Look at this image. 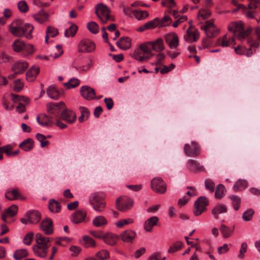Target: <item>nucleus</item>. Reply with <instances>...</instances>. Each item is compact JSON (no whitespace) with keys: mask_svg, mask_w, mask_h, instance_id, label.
<instances>
[{"mask_svg":"<svg viewBox=\"0 0 260 260\" xmlns=\"http://www.w3.org/2000/svg\"><path fill=\"white\" fill-rule=\"evenodd\" d=\"M8 29L14 37H21L25 36L30 39L32 38L34 27L29 23L24 24L20 19H16L8 25Z\"/></svg>","mask_w":260,"mask_h":260,"instance_id":"1","label":"nucleus"},{"mask_svg":"<svg viewBox=\"0 0 260 260\" xmlns=\"http://www.w3.org/2000/svg\"><path fill=\"white\" fill-rule=\"evenodd\" d=\"M35 241L36 244L32 247L35 255L40 257H45L50 245V238L40 233H37L36 235Z\"/></svg>","mask_w":260,"mask_h":260,"instance_id":"2","label":"nucleus"},{"mask_svg":"<svg viewBox=\"0 0 260 260\" xmlns=\"http://www.w3.org/2000/svg\"><path fill=\"white\" fill-rule=\"evenodd\" d=\"M229 31L233 32L238 40L242 41L251 34L252 28L251 26H248L244 29L242 21H235L230 23L229 25Z\"/></svg>","mask_w":260,"mask_h":260,"instance_id":"3","label":"nucleus"},{"mask_svg":"<svg viewBox=\"0 0 260 260\" xmlns=\"http://www.w3.org/2000/svg\"><path fill=\"white\" fill-rule=\"evenodd\" d=\"M104 194L100 192L92 193L90 197L89 204L95 211L101 212L104 210L106 203L104 201Z\"/></svg>","mask_w":260,"mask_h":260,"instance_id":"4","label":"nucleus"},{"mask_svg":"<svg viewBox=\"0 0 260 260\" xmlns=\"http://www.w3.org/2000/svg\"><path fill=\"white\" fill-rule=\"evenodd\" d=\"M95 13L103 24L106 23L108 21L114 20V18L110 14L108 7L102 3L98 4L96 6Z\"/></svg>","mask_w":260,"mask_h":260,"instance_id":"5","label":"nucleus"},{"mask_svg":"<svg viewBox=\"0 0 260 260\" xmlns=\"http://www.w3.org/2000/svg\"><path fill=\"white\" fill-rule=\"evenodd\" d=\"M14 51L19 52L23 51L24 55L31 54L34 52V46L30 44H25L20 39H16L12 45Z\"/></svg>","mask_w":260,"mask_h":260,"instance_id":"6","label":"nucleus"},{"mask_svg":"<svg viewBox=\"0 0 260 260\" xmlns=\"http://www.w3.org/2000/svg\"><path fill=\"white\" fill-rule=\"evenodd\" d=\"M208 201L205 197L201 196L197 200L194 205L193 213L196 216L201 215L206 209Z\"/></svg>","mask_w":260,"mask_h":260,"instance_id":"7","label":"nucleus"},{"mask_svg":"<svg viewBox=\"0 0 260 260\" xmlns=\"http://www.w3.org/2000/svg\"><path fill=\"white\" fill-rule=\"evenodd\" d=\"M151 187L154 191L158 193H164L167 190L166 183L159 177H155L152 180Z\"/></svg>","mask_w":260,"mask_h":260,"instance_id":"8","label":"nucleus"},{"mask_svg":"<svg viewBox=\"0 0 260 260\" xmlns=\"http://www.w3.org/2000/svg\"><path fill=\"white\" fill-rule=\"evenodd\" d=\"M133 200L126 197L119 198L116 202L117 208L121 211L129 210L133 206Z\"/></svg>","mask_w":260,"mask_h":260,"instance_id":"9","label":"nucleus"},{"mask_svg":"<svg viewBox=\"0 0 260 260\" xmlns=\"http://www.w3.org/2000/svg\"><path fill=\"white\" fill-rule=\"evenodd\" d=\"M208 38H214L219 32V29L217 28L213 22L207 21L206 24L201 26Z\"/></svg>","mask_w":260,"mask_h":260,"instance_id":"10","label":"nucleus"},{"mask_svg":"<svg viewBox=\"0 0 260 260\" xmlns=\"http://www.w3.org/2000/svg\"><path fill=\"white\" fill-rule=\"evenodd\" d=\"M95 48L94 43L88 39L82 40L78 46L79 52L82 53L91 52L95 49Z\"/></svg>","mask_w":260,"mask_h":260,"instance_id":"11","label":"nucleus"},{"mask_svg":"<svg viewBox=\"0 0 260 260\" xmlns=\"http://www.w3.org/2000/svg\"><path fill=\"white\" fill-rule=\"evenodd\" d=\"M184 152L188 156H196L200 154V147L197 143L192 142L191 144H186L184 147Z\"/></svg>","mask_w":260,"mask_h":260,"instance_id":"12","label":"nucleus"},{"mask_svg":"<svg viewBox=\"0 0 260 260\" xmlns=\"http://www.w3.org/2000/svg\"><path fill=\"white\" fill-rule=\"evenodd\" d=\"M65 105L63 102L57 103H50L47 105V110L52 116L57 117L61 110L64 108Z\"/></svg>","mask_w":260,"mask_h":260,"instance_id":"13","label":"nucleus"},{"mask_svg":"<svg viewBox=\"0 0 260 260\" xmlns=\"http://www.w3.org/2000/svg\"><path fill=\"white\" fill-rule=\"evenodd\" d=\"M40 229L47 235H50L53 233V222L49 218L44 219L40 224Z\"/></svg>","mask_w":260,"mask_h":260,"instance_id":"14","label":"nucleus"},{"mask_svg":"<svg viewBox=\"0 0 260 260\" xmlns=\"http://www.w3.org/2000/svg\"><path fill=\"white\" fill-rule=\"evenodd\" d=\"M28 67L27 62L20 60L16 61L12 67V71L15 73L21 74L24 73Z\"/></svg>","mask_w":260,"mask_h":260,"instance_id":"15","label":"nucleus"},{"mask_svg":"<svg viewBox=\"0 0 260 260\" xmlns=\"http://www.w3.org/2000/svg\"><path fill=\"white\" fill-rule=\"evenodd\" d=\"M80 93L81 96L85 100H92L95 98L94 90L88 86H82L80 88Z\"/></svg>","mask_w":260,"mask_h":260,"instance_id":"16","label":"nucleus"},{"mask_svg":"<svg viewBox=\"0 0 260 260\" xmlns=\"http://www.w3.org/2000/svg\"><path fill=\"white\" fill-rule=\"evenodd\" d=\"M86 215L87 212L84 209L77 210L72 214L71 221L75 224L82 222L85 221Z\"/></svg>","mask_w":260,"mask_h":260,"instance_id":"17","label":"nucleus"},{"mask_svg":"<svg viewBox=\"0 0 260 260\" xmlns=\"http://www.w3.org/2000/svg\"><path fill=\"white\" fill-rule=\"evenodd\" d=\"M165 41L172 49H176L179 45L178 38L174 32L167 34L165 36Z\"/></svg>","mask_w":260,"mask_h":260,"instance_id":"18","label":"nucleus"},{"mask_svg":"<svg viewBox=\"0 0 260 260\" xmlns=\"http://www.w3.org/2000/svg\"><path fill=\"white\" fill-rule=\"evenodd\" d=\"M130 55L134 59L141 62H146L149 60L147 56L143 53L139 47L135 49Z\"/></svg>","mask_w":260,"mask_h":260,"instance_id":"19","label":"nucleus"},{"mask_svg":"<svg viewBox=\"0 0 260 260\" xmlns=\"http://www.w3.org/2000/svg\"><path fill=\"white\" fill-rule=\"evenodd\" d=\"M37 121L42 126H49L54 123L53 117L51 115L41 114L37 117Z\"/></svg>","mask_w":260,"mask_h":260,"instance_id":"20","label":"nucleus"},{"mask_svg":"<svg viewBox=\"0 0 260 260\" xmlns=\"http://www.w3.org/2000/svg\"><path fill=\"white\" fill-rule=\"evenodd\" d=\"M25 217L27 218L29 222L31 224L37 223L41 219L40 213L36 210L28 211L25 214Z\"/></svg>","mask_w":260,"mask_h":260,"instance_id":"21","label":"nucleus"},{"mask_svg":"<svg viewBox=\"0 0 260 260\" xmlns=\"http://www.w3.org/2000/svg\"><path fill=\"white\" fill-rule=\"evenodd\" d=\"M60 117L68 123H73L76 119L75 113L68 110H63L60 114Z\"/></svg>","mask_w":260,"mask_h":260,"instance_id":"22","label":"nucleus"},{"mask_svg":"<svg viewBox=\"0 0 260 260\" xmlns=\"http://www.w3.org/2000/svg\"><path fill=\"white\" fill-rule=\"evenodd\" d=\"M40 72V69L38 66H34L31 67L26 73V79L28 81H34Z\"/></svg>","mask_w":260,"mask_h":260,"instance_id":"23","label":"nucleus"},{"mask_svg":"<svg viewBox=\"0 0 260 260\" xmlns=\"http://www.w3.org/2000/svg\"><path fill=\"white\" fill-rule=\"evenodd\" d=\"M199 37V34L197 29H191L188 28L186 30V34L184 36V39L188 42L196 41Z\"/></svg>","mask_w":260,"mask_h":260,"instance_id":"24","label":"nucleus"},{"mask_svg":"<svg viewBox=\"0 0 260 260\" xmlns=\"http://www.w3.org/2000/svg\"><path fill=\"white\" fill-rule=\"evenodd\" d=\"M159 218L158 217L153 216L147 219L144 223V230L146 232H150L152 228L157 224Z\"/></svg>","mask_w":260,"mask_h":260,"instance_id":"25","label":"nucleus"},{"mask_svg":"<svg viewBox=\"0 0 260 260\" xmlns=\"http://www.w3.org/2000/svg\"><path fill=\"white\" fill-rule=\"evenodd\" d=\"M32 17L37 22L43 23L48 20L49 15L42 9L37 13L33 15Z\"/></svg>","mask_w":260,"mask_h":260,"instance_id":"26","label":"nucleus"},{"mask_svg":"<svg viewBox=\"0 0 260 260\" xmlns=\"http://www.w3.org/2000/svg\"><path fill=\"white\" fill-rule=\"evenodd\" d=\"M136 233L132 230H126L122 232L120 237L125 242H132L136 237Z\"/></svg>","mask_w":260,"mask_h":260,"instance_id":"27","label":"nucleus"},{"mask_svg":"<svg viewBox=\"0 0 260 260\" xmlns=\"http://www.w3.org/2000/svg\"><path fill=\"white\" fill-rule=\"evenodd\" d=\"M118 239V237L116 235L112 233H108L107 234H104V237L102 240H103L106 244L113 245L116 243Z\"/></svg>","mask_w":260,"mask_h":260,"instance_id":"28","label":"nucleus"},{"mask_svg":"<svg viewBox=\"0 0 260 260\" xmlns=\"http://www.w3.org/2000/svg\"><path fill=\"white\" fill-rule=\"evenodd\" d=\"M138 47L147 56L149 59L153 56V54L152 52V50L150 41L142 43Z\"/></svg>","mask_w":260,"mask_h":260,"instance_id":"29","label":"nucleus"},{"mask_svg":"<svg viewBox=\"0 0 260 260\" xmlns=\"http://www.w3.org/2000/svg\"><path fill=\"white\" fill-rule=\"evenodd\" d=\"M19 147L25 151H29L34 147V142L31 138H27L19 144Z\"/></svg>","mask_w":260,"mask_h":260,"instance_id":"30","label":"nucleus"},{"mask_svg":"<svg viewBox=\"0 0 260 260\" xmlns=\"http://www.w3.org/2000/svg\"><path fill=\"white\" fill-rule=\"evenodd\" d=\"M152 50L155 52H160L165 49L164 43L162 39H157L154 41H150Z\"/></svg>","mask_w":260,"mask_h":260,"instance_id":"31","label":"nucleus"},{"mask_svg":"<svg viewBox=\"0 0 260 260\" xmlns=\"http://www.w3.org/2000/svg\"><path fill=\"white\" fill-rule=\"evenodd\" d=\"M17 212V207L15 205H13L9 208H7L5 212L2 214V218L4 221H6L7 217H12L14 216Z\"/></svg>","mask_w":260,"mask_h":260,"instance_id":"32","label":"nucleus"},{"mask_svg":"<svg viewBox=\"0 0 260 260\" xmlns=\"http://www.w3.org/2000/svg\"><path fill=\"white\" fill-rule=\"evenodd\" d=\"M226 206L223 204H217L212 210V214L214 215L215 218H219V214H222L226 212Z\"/></svg>","mask_w":260,"mask_h":260,"instance_id":"33","label":"nucleus"},{"mask_svg":"<svg viewBox=\"0 0 260 260\" xmlns=\"http://www.w3.org/2000/svg\"><path fill=\"white\" fill-rule=\"evenodd\" d=\"M116 45L123 50H126L131 46V40L128 37H122L116 42Z\"/></svg>","mask_w":260,"mask_h":260,"instance_id":"34","label":"nucleus"},{"mask_svg":"<svg viewBox=\"0 0 260 260\" xmlns=\"http://www.w3.org/2000/svg\"><path fill=\"white\" fill-rule=\"evenodd\" d=\"M49 209L51 212L58 213L60 211L61 205L60 203L53 199L49 201Z\"/></svg>","mask_w":260,"mask_h":260,"instance_id":"35","label":"nucleus"},{"mask_svg":"<svg viewBox=\"0 0 260 260\" xmlns=\"http://www.w3.org/2000/svg\"><path fill=\"white\" fill-rule=\"evenodd\" d=\"M248 186V182L246 180L239 179L236 181L233 187V190L237 192L242 191Z\"/></svg>","mask_w":260,"mask_h":260,"instance_id":"36","label":"nucleus"},{"mask_svg":"<svg viewBox=\"0 0 260 260\" xmlns=\"http://www.w3.org/2000/svg\"><path fill=\"white\" fill-rule=\"evenodd\" d=\"M92 224L95 227H100L107 224V220L103 216H97L92 220Z\"/></svg>","mask_w":260,"mask_h":260,"instance_id":"37","label":"nucleus"},{"mask_svg":"<svg viewBox=\"0 0 260 260\" xmlns=\"http://www.w3.org/2000/svg\"><path fill=\"white\" fill-rule=\"evenodd\" d=\"M149 16V13L147 11H143L140 9H136L134 12V16L138 20H143Z\"/></svg>","mask_w":260,"mask_h":260,"instance_id":"38","label":"nucleus"},{"mask_svg":"<svg viewBox=\"0 0 260 260\" xmlns=\"http://www.w3.org/2000/svg\"><path fill=\"white\" fill-rule=\"evenodd\" d=\"M187 167L190 171H198L202 168V166L199 162L193 159L188 160Z\"/></svg>","mask_w":260,"mask_h":260,"instance_id":"39","label":"nucleus"},{"mask_svg":"<svg viewBox=\"0 0 260 260\" xmlns=\"http://www.w3.org/2000/svg\"><path fill=\"white\" fill-rule=\"evenodd\" d=\"M225 193L226 189L224 186L222 184H219L216 188L215 197L216 198L220 199L225 194Z\"/></svg>","mask_w":260,"mask_h":260,"instance_id":"40","label":"nucleus"},{"mask_svg":"<svg viewBox=\"0 0 260 260\" xmlns=\"http://www.w3.org/2000/svg\"><path fill=\"white\" fill-rule=\"evenodd\" d=\"M48 95L51 99L56 100L59 96V93L53 85L50 86L47 89Z\"/></svg>","mask_w":260,"mask_h":260,"instance_id":"41","label":"nucleus"},{"mask_svg":"<svg viewBox=\"0 0 260 260\" xmlns=\"http://www.w3.org/2000/svg\"><path fill=\"white\" fill-rule=\"evenodd\" d=\"M78 29V27L75 24H72L68 29H66L64 31V36L66 37H74Z\"/></svg>","mask_w":260,"mask_h":260,"instance_id":"42","label":"nucleus"},{"mask_svg":"<svg viewBox=\"0 0 260 260\" xmlns=\"http://www.w3.org/2000/svg\"><path fill=\"white\" fill-rule=\"evenodd\" d=\"M82 244L85 247H94L96 245L94 240L88 236H83Z\"/></svg>","mask_w":260,"mask_h":260,"instance_id":"43","label":"nucleus"},{"mask_svg":"<svg viewBox=\"0 0 260 260\" xmlns=\"http://www.w3.org/2000/svg\"><path fill=\"white\" fill-rule=\"evenodd\" d=\"M28 254L25 249H18L16 250L13 254V257L16 260H21Z\"/></svg>","mask_w":260,"mask_h":260,"instance_id":"44","label":"nucleus"},{"mask_svg":"<svg viewBox=\"0 0 260 260\" xmlns=\"http://www.w3.org/2000/svg\"><path fill=\"white\" fill-rule=\"evenodd\" d=\"M80 80L77 78L71 79L68 82L63 84L67 89H71L76 87L80 84Z\"/></svg>","mask_w":260,"mask_h":260,"instance_id":"45","label":"nucleus"},{"mask_svg":"<svg viewBox=\"0 0 260 260\" xmlns=\"http://www.w3.org/2000/svg\"><path fill=\"white\" fill-rule=\"evenodd\" d=\"M134 222V219L131 218L123 219L117 221L115 224L118 228H122L126 225L132 224Z\"/></svg>","mask_w":260,"mask_h":260,"instance_id":"46","label":"nucleus"},{"mask_svg":"<svg viewBox=\"0 0 260 260\" xmlns=\"http://www.w3.org/2000/svg\"><path fill=\"white\" fill-rule=\"evenodd\" d=\"M159 25V19L155 18L152 20L149 21L145 23V27L147 29H150L155 28Z\"/></svg>","mask_w":260,"mask_h":260,"instance_id":"47","label":"nucleus"},{"mask_svg":"<svg viewBox=\"0 0 260 260\" xmlns=\"http://www.w3.org/2000/svg\"><path fill=\"white\" fill-rule=\"evenodd\" d=\"M232 200V204L234 209L235 210H238L241 204V199L236 196H232L229 197Z\"/></svg>","mask_w":260,"mask_h":260,"instance_id":"48","label":"nucleus"},{"mask_svg":"<svg viewBox=\"0 0 260 260\" xmlns=\"http://www.w3.org/2000/svg\"><path fill=\"white\" fill-rule=\"evenodd\" d=\"M182 242L178 241L173 243L169 248L168 252L173 253L175 252L180 250L182 247Z\"/></svg>","mask_w":260,"mask_h":260,"instance_id":"49","label":"nucleus"},{"mask_svg":"<svg viewBox=\"0 0 260 260\" xmlns=\"http://www.w3.org/2000/svg\"><path fill=\"white\" fill-rule=\"evenodd\" d=\"M6 197L10 200L18 199L20 194L17 189H13L10 191H7L5 194Z\"/></svg>","mask_w":260,"mask_h":260,"instance_id":"50","label":"nucleus"},{"mask_svg":"<svg viewBox=\"0 0 260 260\" xmlns=\"http://www.w3.org/2000/svg\"><path fill=\"white\" fill-rule=\"evenodd\" d=\"M172 21L171 18L169 15H165L160 20L159 19V27L166 26L170 24Z\"/></svg>","mask_w":260,"mask_h":260,"instance_id":"51","label":"nucleus"},{"mask_svg":"<svg viewBox=\"0 0 260 260\" xmlns=\"http://www.w3.org/2000/svg\"><path fill=\"white\" fill-rule=\"evenodd\" d=\"M87 27L89 31L91 33L96 34L98 32L99 26L96 22L94 21L90 22L87 24Z\"/></svg>","mask_w":260,"mask_h":260,"instance_id":"52","label":"nucleus"},{"mask_svg":"<svg viewBox=\"0 0 260 260\" xmlns=\"http://www.w3.org/2000/svg\"><path fill=\"white\" fill-rule=\"evenodd\" d=\"M211 14V11L206 9H203L199 11L198 13L199 18H202V19H206L208 18Z\"/></svg>","mask_w":260,"mask_h":260,"instance_id":"53","label":"nucleus"},{"mask_svg":"<svg viewBox=\"0 0 260 260\" xmlns=\"http://www.w3.org/2000/svg\"><path fill=\"white\" fill-rule=\"evenodd\" d=\"M11 95L13 98V100L15 102L18 101L20 103H24L26 104H28L29 102V99L27 97L23 96H19L15 94H12Z\"/></svg>","mask_w":260,"mask_h":260,"instance_id":"54","label":"nucleus"},{"mask_svg":"<svg viewBox=\"0 0 260 260\" xmlns=\"http://www.w3.org/2000/svg\"><path fill=\"white\" fill-rule=\"evenodd\" d=\"M95 256L101 260H105L109 258V253L107 250L102 249L97 252Z\"/></svg>","mask_w":260,"mask_h":260,"instance_id":"55","label":"nucleus"},{"mask_svg":"<svg viewBox=\"0 0 260 260\" xmlns=\"http://www.w3.org/2000/svg\"><path fill=\"white\" fill-rule=\"evenodd\" d=\"M254 211L252 209H249L245 211L242 215V218L244 221H249L252 219L254 214Z\"/></svg>","mask_w":260,"mask_h":260,"instance_id":"56","label":"nucleus"},{"mask_svg":"<svg viewBox=\"0 0 260 260\" xmlns=\"http://www.w3.org/2000/svg\"><path fill=\"white\" fill-rule=\"evenodd\" d=\"M215 45L221 46L223 47H227L228 39L226 37V35H224L221 38L218 39L215 43Z\"/></svg>","mask_w":260,"mask_h":260,"instance_id":"57","label":"nucleus"},{"mask_svg":"<svg viewBox=\"0 0 260 260\" xmlns=\"http://www.w3.org/2000/svg\"><path fill=\"white\" fill-rule=\"evenodd\" d=\"M205 185L206 189L211 192H213L215 188V184L213 180L210 179H207L205 181Z\"/></svg>","mask_w":260,"mask_h":260,"instance_id":"58","label":"nucleus"},{"mask_svg":"<svg viewBox=\"0 0 260 260\" xmlns=\"http://www.w3.org/2000/svg\"><path fill=\"white\" fill-rule=\"evenodd\" d=\"M46 34H48L50 37H54L58 34L57 29L52 26H48L46 31Z\"/></svg>","mask_w":260,"mask_h":260,"instance_id":"59","label":"nucleus"},{"mask_svg":"<svg viewBox=\"0 0 260 260\" xmlns=\"http://www.w3.org/2000/svg\"><path fill=\"white\" fill-rule=\"evenodd\" d=\"M14 84L13 89L16 92L20 91L23 87V83L20 79L15 80Z\"/></svg>","mask_w":260,"mask_h":260,"instance_id":"60","label":"nucleus"},{"mask_svg":"<svg viewBox=\"0 0 260 260\" xmlns=\"http://www.w3.org/2000/svg\"><path fill=\"white\" fill-rule=\"evenodd\" d=\"M18 8L22 13H25L28 10V7L25 1H20L18 3Z\"/></svg>","mask_w":260,"mask_h":260,"instance_id":"61","label":"nucleus"},{"mask_svg":"<svg viewBox=\"0 0 260 260\" xmlns=\"http://www.w3.org/2000/svg\"><path fill=\"white\" fill-rule=\"evenodd\" d=\"M34 238V234L30 232L26 235L23 239V242L26 245H29L31 243Z\"/></svg>","mask_w":260,"mask_h":260,"instance_id":"62","label":"nucleus"},{"mask_svg":"<svg viewBox=\"0 0 260 260\" xmlns=\"http://www.w3.org/2000/svg\"><path fill=\"white\" fill-rule=\"evenodd\" d=\"M161 5L164 7L172 8L175 7L176 3L174 0H162Z\"/></svg>","mask_w":260,"mask_h":260,"instance_id":"63","label":"nucleus"},{"mask_svg":"<svg viewBox=\"0 0 260 260\" xmlns=\"http://www.w3.org/2000/svg\"><path fill=\"white\" fill-rule=\"evenodd\" d=\"M135 10L132 9V7H124L123 9L125 15L129 17H134Z\"/></svg>","mask_w":260,"mask_h":260,"instance_id":"64","label":"nucleus"}]
</instances>
